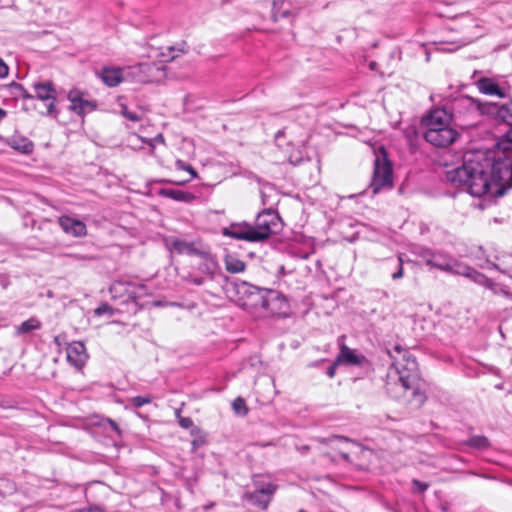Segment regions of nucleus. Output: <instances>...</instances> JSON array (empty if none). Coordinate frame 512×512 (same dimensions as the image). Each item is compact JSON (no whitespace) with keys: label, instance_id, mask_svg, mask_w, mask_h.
Listing matches in <instances>:
<instances>
[{"label":"nucleus","instance_id":"obj_37","mask_svg":"<svg viewBox=\"0 0 512 512\" xmlns=\"http://www.w3.org/2000/svg\"><path fill=\"white\" fill-rule=\"evenodd\" d=\"M114 311L115 310L108 303H102L100 306H98L94 310V315L98 316V317H100V316H102L104 314H108L109 316H113L114 315Z\"/></svg>","mask_w":512,"mask_h":512},{"label":"nucleus","instance_id":"obj_55","mask_svg":"<svg viewBox=\"0 0 512 512\" xmlns=\"http://www.w3.org/2000/svg\"><path fill=\"white\" fill-rule=\"evenodd\" d=\"M54 342H55V343H57L58 345L60 344V343H59V336H56V337L54 338Z\"/></svg>","mask_w":512,"mask_h":512},{"label":"nucleus","instance_id":"obj_34","mask_svg":"<svg viewBox=\"0 0 512 512\" xmlns=\"http://www.w3.org/2000/svg\"><path fill=\"white\" fill-rule=\"evenodd\" d=\"M467 444L472 448L485 449L489 446V440L485 436H473Z\"/></svg>","mask_w":512,"mask_h":512},{"label":"nucleus","instance_id":"obj_28","mask_svg":"<svg viewBox=\"0 0 512 512\" xmlns=\"http://www.w3.org/2000/svg\"><path fill=\"white\" fill-rule=\"evenodd\" d=\"M159 194L180 202H189L194 199V196L191 193L177 189H161Z\"/></svg>","mask_w":512,"mask_h":512},{"label":"nucleus","instance_id":"obj_32","mask_svg":"<svg viewBox=\"0 0 512 512\" xmlns=\"http://www.w3.org/2000/svg\"><path fill=\"white\" fill-rule=\"evenodd\" d=\"M40 328L41 322L39 320H37L36 318H29L28 320L22 322L19 326H17L16 331L17 334H25Z\"/></svg>","mask_w":512,"mask_h":512},{"label":"nucleus","instance_id":"obj_41","mask_svg":"<svg viewBox=\"0 0 512 512\" xmlns=\"http://www.w3.org/2000/svg\"><path fill=\"white\" fill-rule=\"evenodd\" d=\"M429 487V484L426 482H421L417 479L412 480V489L414 493H424Z\"/></svg>","mask_w":512,"mask_h":512},{"label":"nucleus","instance_id":"obj_11","mask_svg":"<svg viewBox=\"0 0 512 512\" xmlns=\"http://www.w3.org/2000/svg\"><path fill=\"white\" fill-rule=\"evenodd\" d=\"M275 143L277 147H279L287 160L292 164H297L300 162L301 158L294 155V147L301 146L304 144V140H293L292 139V131L288 129L279 130L275 134Z\"/></svg>","mask_w":512,"mask_h":512},{"label":"nucleus","instance_id":"obj_16","mask_svg":"<svg viewBox=\"0 0 512 512\" xmlns=\"http://www.w3.org/2000/svg\"><path fill=\"white\" fill-rule=\"evenodd\" d=\"M431 267L458 275V271L465 269L467 265L458 262L446 252L435 251Z\"/></svg>","mask_w":512,"mask_h":512},{"label":"nucleus","instance_id":"obj_33","mask_svg":"<svg viewBox=\"0 0 512 512\" xmlns=\"http://www.w3.org/2000/svg\"><path fill=\"white\" fill-rule=\"evenodd\" d=\"M214 268L215 264L212 261H204L198 266L199 272H201L206 279H214Z\"/></svg>","mask_w":512,"mask_h":512},{"label":"nucleus","instance_id":"obj_1","mask_svg":"<svg viewBox=\"0 0 512 512\" xmlns=\"http://www.w3.org/2000/svg\"><path fill=\"white\" fill-rule=\"evenodd\" d=\"M446 179L473 197L498 198L512 188V157L493 150L468 151Z\"/></svg>","mask_w":512,"mask_h":512},{"label":"nucleus","instance_id":"obj_54","mask_svg":"<svg viewBox=\"0 0 512 512\" xmlns=\"http://www.w3.org/2000/svg\"><path fill=\"white\" fill-rule=\"evenodd\" d=\"M180 413H181V410H180V409H177V410L175 411V415H176V417H177L178 419H179V417H182V416L180 415Z\"/></svg>","mask_w":512,"mask_h":512},{"label":"nucleus","instance_id":"obj_8","mask_svg":"<svg viewBox=\"0 0 512 512\" xmlns=\"http://www.w3.org/2000/svg\"><path fill=\"white\" fill-rule=\"evenodd\" d=\"M266 294L261 317H287L290 313L287 298L281 292L273 289H269Z\"/></svg>","mask_w":512,"mask_h":512},{"label":"nucleus","instance_id":"obj_27","mask_svg":"<svg viewBox=\"0 0 512 512\" xmlns=\"http://www.w3.org/2000/svg\"><path fill=\"white\" fill-rule=\"evenodd\" d=\"M323 444L327 445H333V444H340V443H349L352 442L349 438L344 436H332L329 438H323L320 441ZM333 448L337 449L339 451L340 456L345 460L346 462H350V456L349 453L342 448L338 447V445L332 446Z\"/></svg>","mask_w":512,"mask_h":512},{"label":"nucleus","instance_id":"obj_29","mask_svg":"<svg viewBox=\"0 0 512 512\" xmlns=\"http://www.w3.org/2000/svg\"><path fill=\"white\" fill-rule=\"evenodd\" d=\"M498 150L494 152H503L507 156L512 157V126L511 128L500 138L498 142Z\"/></svg>","mask_w":512,"mask_h":512},{"label":"nucleus","instance_id":"obj_50","mask_svg":"<svg viewBox=\"0 0 512 512\" xmlns=\"http://www.w3.org/2000/svg\"><path fill=\"white\" fill-rule=\"evenodd\" d=\"M20 96H22L24 99H32L33 98V96L30 95L26 90H25V92H21Z\"/></svg>","mask_w":512,"mask_h":512},{"label":"nucleus","instance_id":"obj_3","mask_svg":"<svg viewBox=\"0 0 512 512\" xmlns=\"http://www.w3.org/2000/svg\"><path fill=\"white\" fill-rule=\"evenodd\" d=\"M452 115L445 109H435L423 118L424 138L435 147H448L459 137V133L451 126Z\"/></svg>","mask_w":512,"mask_h":512},{"label":"nucleus","instance_id":"obj_47","mask_svg":"<svg viewBox=\"0 0 512 512\" xmlns=\"http://www.w3.org/2000/svg\"><path fill=\"white\" fill-rule=\"evenodd\" d=\"M106 422H107V424L109 425V427L111 428V430H113L114 432H116L118 435H120V434H121V430H120V428H119L118 424H117L114 420H112V419H109V418H108V419L106 420Z\"/></svg>","mask_w":512,"mask_h":512},{"label":"nucleus","instance_id":"obj_44","mask_svg":"<svg viewBox=\"0 0 512 512\" xmlns=\"http://www.w3.org/2000/svg\"><path fill=\"white\" fill-rule=\"evenodd\" d=\"M179 425L182 428L188 429L193 426V420L189 417H179Z\"/></svg>","mask_w":512,"mask_h":512},{"label":"nucleus","instance_id":"obj_35","mask_svg":"<svg viewBox=\"0 0 512 512\" xmlns=\"http://www.w3.org/2000/svg\"><path fill=\"white\" fill-rule=\"evenodd\" d=\"M232 408L234 412L239 416H245L248 413V407L245 400L242 397H237L233 403Z\"/></svg>","mask_w":512,"mask_h":512},{"label":"nucleus","instance_id":"obj_45","mask_svg":"<svg viewBox=\"0 0 512 512\" xmlns=\"http://www.w3.org/2000/svg\"><path fill=\"white\" fill-rule=\"evenodd\" d=\"M9 74V67L0 57V78H5Z\"/></svg>","mask_w":512,"mask_h":512},{"label":"nucleus","instance_id":"obj_20","mask_svg":"<svg viewBox=\"0 0 512 512\" xmlns=\"http://www.w3.org/2000/svg\"><path fill=\"white\" fill-rule=\"evenodd\" d=\"M68 99L71 102L70 109L79 115L96 108L94 102L83 99L82 93L79 90H71L68 93Z\"/></svg>","mask_w":512,"mask_h":512},{"label":"nucleus","instance_id":"obj_5","mask_svg":"<svg viewBox=\"0 0 512 512\" xmlns=\"http://www.w3.org/2000/svg\"><path fill=\"white\" fill-rule=\"evenodd\" d=\"M233 287L243 308L261 317L269 289L259 288L244 281L234 282Z\"/></svg>","mask_w":512,"mask_h":512},{"label":"nucleus","instance_id":"obj_42","mask_svg":"<svg viewBox=\"0 0 512 512\" xmlns=\"http://www.w3.org/2000/svg\"><path fill=\"white\" fill-rule=\"evenodd\" d=\"M185 280L188 283L194 284L196 286H201L205 283L206 278L204 276H197L194 274H189L187 277H185Z\"/></svg>","mask_w":512,"mask_h":512},{"label":"nucleus","instance_id":"obj_26","mask_svg":"<svg viewBox=\"0 0 512 512\" xmlns=\"http://www.w3.org/2000/svg\"><path fill=\"white\" fill-rule=\"evenodd\" d=\"M188 46L186 42H181L179 44L166 47L165 51L161 53V55L165 58L164 61L169 62L173 61L180 54H185L188 52Z\"/></svg>","mask_w":512,"mask_h":512},{"label":"nucleus","instance_id":"obj_51","mask_svg":"<svg viewBox=\"0 0 512 512\" xmlns=\"http://www.w3.org/2000/svg\"><path fill=\"white\" fill-rule=\"evenodd\" d=\"M0 278L2 279L1 280V285L3 286V288H6L8 286L7 279L5 277H2V276H0Z\"/></svg>","mask_w":512,"mask_h":512},{"label":"nucleus","instance_id":"obj_7","mask_svg":"<svg viewBox=\"0 0 512 512\" xmlns=\"http://www.w3.org/2000/svg\"><path fill=\"white\" fill-rule=\"evenodd\" d=\"M281 219L279 214L273 209H264L257 214L254 232L258 242H262L280 230Z\"/></svg>","mask_w":512,"mask_h":512},{"label":"nucleus","instance_id":"obj_24","mask_svg":"<svg viewBox=\"0 0 512 512\" xmlns=\"http://www.w3.org/2000/svg\"><path fill=\"white\" fill-rule=\"evenodd\" d=\"M8 145L21 153H31L33 150V143L25 137L12 136L8 139Z\"/></svg>","mask_w":512,"mask_h":512},{"label":"nucleus","instance_id":"obj_17","mask_svg":"<svg viewBox=\"0 0 512 512\" xmlns=\"http://www.w3.org/2000/svg\"><path fill=\"white\" fill-rule=\"evenodd\" d=\"M155 66L151 63H139L133 66L124 67L125 80H132L138 83L150 81Z\"/></svg>","mask_w":512,"mask_h":512},{"label":"nucleus","instance_id":"obj_31","mask_svg":"<svg viewBox=\"0 0 512 512\" xmlns=\"http://www.w3.org/2000/svg\"><path fill=\"white\" fill-rule=\"evenodd\" d=\"M494 113H496L503 121L512 126V101L502 106L496 105V108L490 114Z\"/></svg>","mask_w":512,"mask_h":512},{"label":"nucleus","instance_id":"obj_30","mask_svg":"<svg viewBox=\"0 0 512 512\" xmlns=\"http://www.w3.org/2000/svg\"><path fill=\"white\" fill-rule=\"evenodd\" d=\"M284 4V0H273L272 17L274 21L290 16V10L288 8H284Z\"/></svg>","mask_w":512,"mask_h":512},{"label":"nucleus","instance_id":"obj_46","mask_svg":"<svg viewBox=\"0 0 512 512\" xmlns=\"http://www.w3.org/2000/svg\"><path fill=\"white\" fill-rule=\"evenodd\" d=\"M338 365H340V363H337V359H336L335 362L328 367L326 374L328 375L329 378H333L335 376L336 368Z\"/></svg>","mask_w":512,"mask_h":512},{"label":"nucleus","instance_id":"obj_43","mask_svg":"<svg viewBox=\"0 0 512 512\" xmlns=\"http://www.w3.org/2000/svg\"><path fill=\"white\" fill-rule=\"evenodd\" d=\"M176 167L178 169L188 171L191 174V177H195L196 176V171L194 170V168L192 166H190V165H187L182 160H177L176 161Z\"/></svg>","mask_w":512,"mask_h":512},{"label":"nucleus","instance_id":"obj_12","mask_svg":"<svg viewBox=\"0 0 512 512\" xmlns=\"http://www.w3.org/2000/svg\"><path fill=\"white\" fill-rule=\"evenodd\" d=\"M37 99L41 101H48L47 106V115L57 117L58 111L56 109V101H57V92L54 87V84L51 81H46L42 83H35L33 85Z\"/></svg>","mask_w":512,"mask_h":512},{"label":"nucleus","instance_id":"obj_22","mask_svg":"<svg viewBox=\"0 0 512 512\" xmlns=\"http://www.w3.org/2000/svg\"><path fill=\"white\" fill-rule=\"evenodd\" d=\"M475 85L482 94L500 98L506 96L504 89L492 78L481 77L475 82Z\"/></svg>","mask_w":512,"mask_h":512},{"label":"nucleus","instance_id":"obj_39","mask_svg":"<svg viewBox=\"0 0 512 512\" xmlns=\"http://www.w3.org/2000/svg\"><path fill=\"white\" fill-rule=\"evenodd\" d=\"M152 398L150 396H135L131 398L130 402L135 408H140L143 405L151 403Z\"/></svg>","mask_w":512,"mask_h":512},{"label":"nucleus","instance_id":"obj_19","mask_svg":"<svg viewBox=\"0 0 512 512\" xmlns=\"http://www.w3.org/2000/svg\"><path fill=\"white\" fill-rule=\"evenodd\" d=\"M99 77L108 87H116L125 81V70L120 67L105 66L101 69Z\"/></svg>","mask_w":512,"mask_h":512},{"label":"nucleus","instance_id":"obj_4","mask_svg":"<svg viewBox=\"0 0 512 512\" xmlns=\"http://www.w3.org/2000/svg\"><path fill=\"white\" fill-rule=\"evenodd\" d=\"M109 292L112 299L120 300V303L127 305L129 307L128 311L134 314L142 309L139 300L149 295L145 284L126 280L113 281L109 287Z\"/></svg>","mask_w":512,"mask_h":512},{"label":"nucleus","instance_id":"obj_40","mask_svg":"<svg viewBox=\"0 0 512 512\" xmlns=\"http://www.w3.org/2000/svg\"><path fill=\"white\" fill-rule=\"evenodd\" d=\"M121 114L126 119H128L130 121H133V122H139L141 120V116L140 115H138L135 112H132V111L128 110L127 106H125V105L121 106Z\"/></svg>","mask_w":512,"mask_h":512},{"label":"nucleus","instance_id":"obj_10","mask_svg":"<svg viewBox=\"0 0 512 512\" xmlns=\"http://www.w3.org/2000/svg\"><path fill=\"white\" fill-rule=\"evenodd\" d=\"M458 275L465 276L475 283L490 289L494 294H501L507 298H512V293L509 292L505 287L497 284L483 273L468 265L465 269L462 268V270L458 271Z\"/></svg>","mask_w":512,"mask_h":512},{"label":"nucleus","instance_id":"obj_25","mask_svg":"<svg viewBox=\"0 0 512 512\" xmlns=\"http://www.w3.org/2000/svg\"><path fill=\"white\" fill-rule=\"evenodd\" d=\"M225 268L229 273H241L246 269L244 261L237 258L235 255L227 254L224 258Z\"/></svg>","mask_w":512,"mask_h":512},{"label":"nucleus","instance_id":"obj_36","mask_svg":"<svg viewBox=\"0 0 512 512\" xmlns=\"http://www.w3.org/2000/svg\"><path fill=\"white\" fill-rule=\"evenodd\" d=\"M16 491L15 484L10 481H5L0 485V498L11 495Z\"/></svg>","mask_w":512,"mask_h":512},{"label":"nucleus","instance_id":"obj_52","mask_svg":"<svg viewBox=\"0 0 512 512\" xmlns=\"http://www.w3.org/2000/svg\"><path fill=\"white\" fill-rule=\"evenodd\" d=\"M7 112L0 108V121L6 116Z\"/></svg>","mask_w":512,"mask_h":512},{"label":"nucleus","instance_id":"obj_49","mask_svg":"<svg viewBox=\"0 0 512 512\" xmlns=\"http://www.w3.org/2000/svg\"><path fill=\"white\" fill-rule=\"evenodd\" d=\"M10 86H11V88H12V89H14V90L16 91V93H17V94H19V95H20V93H21V92H25L24 87H23L21 84H19V83L12 82Z\"/></svg>","mask_w":512,"mask_h":512},{"label":"nucleus","instance_id":"obj_48","mask_svg":"<svg viewBox=\"0 0 512 512\" xmlns=\"http://www.w3.org/2000/svg\"><path fill=\"white\" fill-rule=\"evenodd\" d=\"M399 261H400V264H399L398 271L392 274V279H394V280L400 279L403 276V267H402V260H401V258H399Z\"/></svg>","mask_w":512,"mask_h":512},{"label":"nucleus","instance_id":"obj_9","mask_svg":"<svg viewBox=\"0 0 512 512\" xmlns=\"http://www.w3.org/2000/svg\"><path fill=\"white\" fill-rule=\"evenodd\" d=\"M495 108L496 104L481 102L468 95H462L453 102V109L458 113L484 115L490 114Z\"/></svg>","mask_w":512,"mask_h":512},{"label":"nucleus","instance_id":"obj_6","mask_svg":"<svg viewBox=\"0 0 512 512\" xmlns=\"http://www.w3.org/2000/svg\"><path fill=\"white\" fill-rule=\"evenodd\" d=\"M393 168L388 155L383 147L375 153L374 169L370 188L377 194L383 188L392 187Z\"/></svg>","mask_w":512,"mask_h":512},{"label":"nucleus","instance_id":"obj_15","mask_svg":"<svg viewBox=\"0 0 512 512\" xmlns=\"http://www.w3.org/2000/svg\"><path fill=\"white\" fill-rule=\"evenodd\" d=\"M165 244L169 250H174L178 254H186L190 256H205L207 253L199 247L197 242L186 241L177 237H168Z\"/></svg>","mask_w":512,"mask_h":512},{"label":"nucleus","instance_id":"obj_53","mask_svg":"<svg viewBox=\"0 0 512 512\" xmlns=\"http://www.w3.org/2000/svg\"><path fill=\"white\" fill-rule=\"evenodd\" d=\"M71 256L76 259H86L87 258L86 256H81V255H71Z\"/></svg>","mask_w":512,"mask_h":512},{"label":"nucleus","instance_id":"obj_13","mask_svg":"<svg viewBox=\"0 0 512 512\" xmlns=\"http://www.w3.org/2000/svg\"><path fill=\"white\" fill-rule=\"evenodd\" d=\"M222 235L236 240L258 242L253 225L246 221L233 222L229 226L224 227Z\"/></svg>","mask_w":512,"mask_h":512},{"label":"nucleus","instance_id":"obj_21","mask_svg":"<svg viewBox=\"0 0 512 512\" xmlns=\"http://www.w3.org/2000/svg\"><path fill=\"white\" fill-rule=\"evenodd\" d=\"M336 359L337 363H340V365L347 366H361L366 362V357L364 355L357 354L345 344H341L340 351Z\"/></svg>","mask_w":512,"mask_h":512},{"label":"nucleus","instance_id":"obj_2","mask_svg":"<svg viewBox=\"0 0 512 512\" xmlns=\"http://www.w3.org/2000/svg\"><path fill=\"white\" fill-rule=\"evenodd\" d=\"M392 364L387 374L386 392L395 399L403 398L419 408L426 401L418 374V363L408 350L395 345L388 351Z\"/></svg>","mask_w":512,"mask_h":512},{"label":"nucleus","instance_id":"obj_38","mask_svg":"<svg viewBox=\"0 0 512 512\" xmlns=\"http://www.w3.org/2000/svg\"><path fill=\"white\" fill-rule=\"evenodd\" d=\"M435 250L429 248H421L419 256L423 259L427 266L431 267Z\"/></svg>","mask_w":512,"mask_h":512},{"label":"nucleus","instance_id":"obj_14","mask_svg":"<svg viewBox=\"0 0 512 512\" xmlns=\"http://www.w3.org/2000/svg\"><path fill=\"white\" fill-rule=\"evenodd\" d=\"M254 483L256 489L247 495V499L252 504L265 509L277 490V485L273 483H261L260 481H255Z\"/></svg>","mask_w":512,"mask_h":512},{"label":"nucleus","instance_id":"obj_23","mask_svg":"<svg viewBox=\"0 0 512 512\" xmlns=\"http://www.w3.org/2000/svg\"><path fill=\"white\" fill-rule=\"evenodd\" d=\"M82 342H73L67 347V360L75 367L80 368L85 364L87 355Z\"/></svg>","mask_w":512,"mask_h":512},{"label":"nucleus","instance_id":"obj_18","mask_svg":"<svg viewBox=\"0 0 512 512\" xmlns=\"http://www.w3.org/2000/svg\"><path fill=\"white\" fill-rule=\"evenodd\" d=\"M58 223L65 233L74 237H83L87 234L86 225L78 219L63 215L58 218Z\"/></svg>","mask_w":512,"mask_h":512}]
</instances>
